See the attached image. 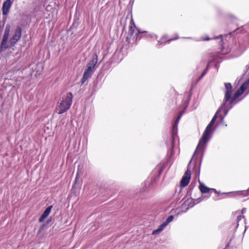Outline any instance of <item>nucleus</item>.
I'll return each mask as SVG.
<instances>
[{
	"mask_svg": "<svg viewBox=\"0 0 249 249\" xmlns=\"http://www.w3.org/2000/svg\"><path fill=\"white\" fill-rule=\"evenodd\" d=\"M53 208V206L51 205L48 207L44 211L43 213L41 214L40 217L39 218V221L40 222H42L44 221V219L49 215L51 210Z\"/></svg>",
	"mask_w": 249,
	"mask_h": 249,
	"instance_id": "nucleus-14",
	"label": "nucleus"
},
{
	"mask_svg": "<svg viewBox=\"0 0 249 249\" xmlns=\"http://www.w3.org/2000/svg\"><path fill=\"white\" fill-rule=\"evenodd\" d=\"M242 218V216H241V215L238 216V217L237 218V222H239V221L240 220H241V219Z\"/></svg>",
	"mask_w": 249,
	"mask_h": 249,
	"instance_id": "nucleus-34",
	"label": "nucleus"
},
{
	"mask_svg": "<svg viewBox=\"0 0 249 249\" xmlns=\"http://www.w3.org/2000/svg\"><path fill=\"white\" fill-rule=\"evenodd\" d=\"M249 88V79L246 80L240 87V89H238L234 94L233 96H231V99L228 101L230 104H235L234 102L240 96H241L243 93Z\"/></svg>",
	"mask_w": 249,
	"mask_h": 249,
	"instance_id": "nucleus-4",
	"label": "nucleus"
},
{
	"mask_svg": "<svg viewBox=\"0 0 249 249\" xmlns=\"http://www.w3.org/2000/svg\"><path fill=\"white\" fill-rule=\"evenodd\" d=\"M194 201H195L196 204H197L200 203V202H201L202 201V198H201V197L200 196L198 198L194 199Z\"/></svg>",
	"mask_w": 249,
	"mask_h": 249,
	"instance_id": "nucleus-32",
	"label": "nucleus"
},
{
	"mask_svg": "<svg viewBox=\"0 0 249 249\" xmlns=\"http://www.w3.org/2000/svg\"><path fill=\"white\" fill-rule=\"evenodd\" d=\"M209 63H208L206 70L201 73L200 76L199 78V80L202 78L207 73V70L209 68Z\"/></svg>",
	"mask_w": 249,
	"mask_h": 249,
	"instance_id": "nucleus-25",
	"label": "nucleus"
},
{
	"mask_svg": "<svg viewBox=\"0 0 249 249\" xmlns=\"http://www.w3.org/2000/svg\"><path fill=\"white\" fill-rule=\"evenodd\" d=\"M179 189V190L178 191V189L177 188L176 190V191L174 193V197H175V199H177L179 198V196L180 195V193L181 192V189H180V188L179 187L178 188Z\"/></svg>",
	"mask_w": 249,
	"mask_h": 249,
	"instance_id": "nucleus-23",
	"label": "nucleus"
},
{
	"mask_svg": "<svg viewBox=\"0 0 249 249\" xmlns=\"http://www.w3.org/2000/svg\"><path fill=\"white\" fill-rule=\"evenodd\" d=\"M155 181V179L153 178H151L150 181L149 180V179L145 181L144 182V185L146 186L148 185V187H150V185L151 183H153Z\"/></svg>",
	"mask_w": 249,
	"mask_h": 249,
	"instance_id": "nucleus-22",
	"label": "nucleus"
},
{
	"mask_svg": "<svg viewBox=\"0 0 249 249\" xmlns=\"http://www.w3.org/2000/svg\"><path fill=\"white\" fill-rule=\"evenodd\" d=\"M72 98L73 95L71 92L68 93L62 98V101L56 108L59 114L65 112L70 108L72 103Z\"/></svg>",
	"mask_w": 249,
	"mask_h": 249,
	"instance_id": "nucleus-3",
	"label": "nucleus"
},
{
	"mask_svg": "<svg viewBox=\"0 0 249 249\" xmlns=\"http://www.w3.org/2000/svg\"><path fill=\"white\" fill-rule=\"evenodd\" d=\"M209 63H208L206 70L201 73L200 76L199 78V80L202 78L207 73V70L209 68Z\"/></svg>",
	"mask_w": 249,
	"mask_h": 249,
	"instance_id": "nucleus-27",
	"label": "nucleus"
},
{
	"mask_svg": "<svg viewBox=\"0 0 249 249\" xmlns=\"http://www.w3.org/2000/svg\"><path fill=\"white\" fill-rule=\"evenodd\" d=\"M21 35V29L19 27H17L15 30V34L10 39L11 46H14L15 44L20 39Z\"/></svg>",
	"mask_w": 249,
	"mask_h": 249,
	"instance_id": "nucleus-9",
	"label": "nucleus"
},
{
	"mask_svg": "<svg viewBox=\"0 0 249 249\" xmlns=\"http://www.w3.org/2000/svg\"><path fill=\"white\" fill-rule=\"evenodd\" d=\"M93 71L92 70L87 68L85 69L83 77L81 79V83L82 84H84L85 82L88 79V78L90 76L91 73Z\"/></svg>",
	"mask_w": 249,
	"mask_h": 249,
	"instance_id": "nucleus-12",
	"label": "nucleus"
},
{
	"mask_svg": "<svg viewBox=\"0 0 249 249\" xmlns=\"http://www.w3.org/2000/svg\"><path fill=\"white\" fill-rule=\"evenodd\" d=\"M173 39H174L172 38L168 39L167 36H163L161 37L160 40L158 41L157 47V48H160L164 45L166 42H170L171 41L173 40Z\"/></svg>",
	"mask_w": 249,
	"mask_h": 249,
	"instance_id": "nucleus-13",
	"label": "nucleus"
},
{
	"mask_svg": "<svg viewBox=\"0 0 249 249\" xmlns=\"http://www.w3.org/2000/svg\"><path fill=\"white\" fill-rule=\"evenodd\" d=\"M209 63H208L206 70L201 73L200 76L199 78V80L202 78L207 73V70L209 68Z\"/></svg>",
	"mask_w": 249,
	"mask_h": 249,
	"instance_id": "nucleus-29",
	"label": "nucleus"
},
{
	"mask_svg": "<svg viewBox=\"0 0 249 249\" xmlns=\"http://www.w3.org/2000/svg\"><path fill=\"white\" fill-rule=\"evenodd\" d=\"M9 31H10L9 26L8 27L7 26L6 27L5 30V32H4V34L3 37H5L8 38L9 37Z\"/></svg>",
	"mask_w": 249,
	"mask_h": 249,
	"instance_id": "nucleus-24",
	"label": "nucleus"
},
{
	"mask_svg": "<svg viewBox=\"0 0 249 249\" xmlns=\"http://www.w3.org/2000/svg\"><path fill=\"white\" fill-rule=\"evenodd\" d=\"M98 56L96 53H94L92 57V59L87 64V68L93 71L94 68L97 63Z\"/></svg>",
	"mask_w": 249,
	"mask_h": 249,
	"instance_id": "nucleus-11",
	"label": "nucleus"
},
{
	"mask_svg": "<svg viewBox=\"0 0 249 249\" xmlns=\"http://www.w3.org/2000/svg\"><path fill=\"white\" fill-rule=\"evenodd\" d=\"M209 63H208L206 70L201 73L200 76L199 78V80L202 78L207 73V70L209 68Z\"/></svg>",
	"mask_w": 249,
	"mask_h": 249,
	"instance_id": "nucleus-28",
	"label": "nucleus"
},
{
	"mask_svg": "<svg viewBox=\"0 0 249 249\" xmlns=\"http://www.w3.org/2000/svg\"><path fill=\"white\" fill-rule=\"evenodd\" d=\"M209 63H208L206 70L201 73L200 76L199 78V80L202 78L207 73V70L209 68Z\"/></svg>",
	"mask_w": 249,
	"mask_h": 249,
	"instance_id": "nucleus-26",
	"label": "nucleus"
},
{
	"mask_svg": "<svg viewBox=\"0 0 249 249\" xmlns=\"http://www.w3.org/2000/svg\"><path fill=\"white\" fill-rule=\"evenodd\" d=\"M138 32L136 33L134 37H136L135 40H140L143 36H147L150 37H155L157 39L158 36L155 34H148L147 31H141L140 29L137 30Z\"/></svg>",
	"mask_w": 249,
	"mask_h": 249,
	"instance_id": "nucleus-8",
	"label": "nucleus"
},
{
	"mask_svg": "<svg viewBox=\"0 0 249 249\" xmlns=\"http://www.w3.org/2000/svg\"><path fill=\"white\" fill-rule=\"evenodd\" d=\"M232 107V106L231 104H230L229 103H226V104L224 106V103L221 106V107L218 109L220 110V112L223 110L225 112V115L223 116L224 117L227 115L229 110Z\"/></svg>",
	"mask_w": 249,
	"mask_h": 249,
	"instance_id": "nucleus-15",
	"label": "nucleus"
},
{
	"mask_svg": "<svg viewBox=\"0 0 249 249\" xmlns=\"http://www.w3.org/2000/svg\"><path fill=\"white\" fill-rule=\"evenodd\" d=\"M78 174H79V169H78V172H77V176H76V179H77V176H78Z\"/></svg>",
	"mask_w": 249,
	"mask_h": 249,
	"instance_id": "nucleus-38",
	"label": "nucleus"
},
{
	"mask_svg": "<svg viewBox=\"0 0 249 249\" xmlns=\"http://www.w3.org/2000/svg\"><path fill=\"white\" fill-rule=\"evenodd\" d=\"M184 113V111H181L179 112L176 120L174 122V123L173 124L172 126V148L171 152L172 154L173 151V148H174V141L175 139V137L177 136L178 133V126L179 123V121L181 118V116L182 114Z\"/></svg>",
	"mask_w": 249,
	"mask_h": 249,
	"instance_id": "nucleus-5",
	"label": "nucleus"
},
{
	"mask_svg": "<svg viewBox=\"0 0 249 249\" xmlns=\"http://www.w3.org/2000/svg\"><path fill=\"white\" fill-rule=\"evenodd\" d=\"M210 39H211V38L210 37H209L208 36L202 39V40L204 41H208V40H210Z\"/></svg>",
	"mask_w": 249,
	"mask_h": 249,
	"instance_id": "nucleus-35",
	"label": "nucleus"
},
{
	"mask_svg": "<svg viewBox=\"0 0 249 249\" xmlns=\"http://www.w3.org/2000/svg\"><path fill=\"white\" fill-rule=\"evenodd\" d=\"M185 206H186L188 207V209L189 208H192L194 206H195L196 204L195 201H194V199L192 198H188L187 199L184 203Z\"/></svg>",
	"mask_w": 249,
	"mask_h": 249,
	"instance_id": "nucleus-16",
	"label": "nucleus"
},
{
	"mask_svg": "<svg viewBox=\"0 0 249 249\" xmlns=\"http://www.w3.org/2000/svg\"><path fill=\"white\" fill-rule=\"evenodd\" d=\"M213 126V124L210 123L207 126L195 151V155H196V154H198L200 152H203L207 143L210 140L212 136Z\"/></svg>",
	"mask_w": 249,
	"mask_h": 249,
	"instance_id": "nucleus-2",
	"label": "nucleus"
},
{
	"mask_svg": "<svg viewBox=\"0 0 249 249\" xmlns=\"http://www.w3.org/2000/svg\"><path fill=\"white\" fill-rule=\"evenodd\" d=\"M225 37H226V36H229V35H225Z\"/></svg>",
	"mask_w": 249,
	"mask_h": 249,
	"instance_id": "nucleus-39",
	"label": "nucleus"
},
{
	"mask_svg": "<svg viewBox=\"0 0 249 249\" xmlns=\"http://www.w3.org/2000/svg\"><path fill=\"white\" fill-rule=\"evenodd\" d=\"M224 85L226 89L224 98L223 100L224 105L225 106L226 103H228V101L231 99V96L232 95V86L230 83H225Z\"/></svg>",
	"mask_w": 249,
	"mask_h": 249,
	"instance_id": "nucleus-6",
	"label": "nucleus"
},
{
	"mask_svg": "<svg viewBox=\"0 0 249 249\" xmlns=\"http://www.w3.org/2000/svg\"><path fill=\"white\" fill-rule=\"evenodd\" d=\"M173 215L169 216L166 219L165 221L163 222L157 230L153 231L152 234H156L162 231L163 229L168 225V224L173 221Z\"/></svg>",
	"mask_w": 249,
	"mask_h": 249,
	"instance_id": "nucleus-7",
	"label": "nucleus"
},
{
	"mask_svg": "<svg viewBox=\"0 0 249 249\" xmlns=\"http://www.w3.org/2000/svg\"><path fill=\"white\" fill-rule=\"evenodd\" d=\"M8 39V38L3 37V39L1 44V48H4L5 49L8 48L9 47L7 45V42Z\"/></svg>",
	"mask_w": 249,
	"mask_h": 249,
	"instance_id": "nucleus-19",
	"label": "nucleus"
},
{
	"mask_svg": "<svg viewBox=\"0 0 249 249\" xmlns=\"http://www.w3.org/2000/svg\"><path fill=\"white\" fill-rule=\"evenodd\" d=\"M237 193L240 195L247 196L249 195V188L247 190L240 191L237 192Z\"/></svg>",
	"mask_w": 249,
	"mask_h": 249,
	"instance_id": "nucleus-21",
	"label": "nucleus"
},
{
	"mask_svg": "<svg viewBox=\"0 0 249 249\" xmlns=\"http://www.w3.org/2000/svg\"><path fill=\"white\" fill-rule=\"evenodd\" d=\"M215 39H220V43H221L220 44L223 46V36L220 35V36H217L216 37H215L214 38Z\"/></svg>",
	"mask_w": 249,
	"mask_h": 249,
	"instance_id": "nucleus-30",
	"label": "nucleus"
},
{
	"mask_svg": "<svg viewBox=\"0 0 249 249\" xmlns=\"http://www.w3.org/2000/svg\"><path fill=\"white\" fill-rule=\"evenodd\" d=\"M211 190H213L216 194H218L219 193L215 190V189H211Z\"/></svg>",
	"mask_w": 249,
	"mask_h": 249,
	"instance_id": "nucleus-37",
	"label": "nucleus"
},
{
	"mask_svg": "<svg viewBox=\"0 0 249 249\" xmlns=\"http://www.w3.org/2000/svg\"><path fill=\"white\" fill-rule=\"evenodd\" d=\"M223 54H226L229 53V51H224V47H223V49L221 50Z\"/></svg>",
	"mask_w": 249,
	"mask_h": 249,
	"instance_id": "nucleus-33",
	"label": "nucleus"
},
{
	"mask_svg": "<svg viewBox=\"0 0 249 249\" xmlns=\"http://www.w3.org/2000/svg\"><path fill=\"white\" fill-rule=\"evenodd\" d=\"M173 39H174L173 40H175V39H178V37H176V38H173Z\"/></svg>",
	"mask_w": 249,
	"mask_h": 249,
	"instance_id": "nucleus-41",
	"label": "nucleus"
},
{
	"mask_svg": "<svg viewBox=\"0 0 249 249\" xmlns=\"http://www.w3.org/2000/svg\"><path fill=\"white\" fill-rule=\"evenodd\" d=\"M249 94V90L248 91V92H247V93L246 94V95H247V94Z\"/></svg>",
	"mask_w": 249,
	"mask_h": 249,
	"instance_id": "nucleus-40",
	"label": "nucleus"
},
{
	"mask_svg": "<svg viewBox=\"0 0 249 249\" xmlns=\"http://www.w3.org/2000/svg\"><path fill=\"white\" fill-rule=\"evenodd\" d=\"M12 5V2L10 0H6L2 5V14L7 15Z\"/></svg>",
	"mask_w": 249,
	"mask_h": 249,
	"instance_id": "nucleus-10",
	"label": "nucleus"
},
{
	"mask_svg": "<svg viewBox=\"0 0 249 249\" xmlns=\"http://www.w3.org/2000/svg\"><path fill=\"white\" fill-rule=\"evenodd\" d=\"M199 188L202 193H208L211 190V188L207 187L200 182H199Z\"/></svg>",
	"mask_w": 249,
	"mask_h": 249,
	"instance_id": "nucleus-17",
	"label": "nucleus"
},
{
	"mask_svg": "<svg viewBox=\"0 0 249 249\" xmlns=\"http://www.w3.org/2000/svg\"><path fill=\"white\" fill-rule=\"evenodd\" d=\"M220 109H218L217 110V111L216 112L215 115H214V116L213 117L212 120L211 121V122H210V123H211L212 124H213V125L216 118L218 117H220L221 120H223L224 119V117H222L221 115H220Z\"/></svg>",
	"mask_w": 249,
	"mask_h": 249,
	"instance_id": "nucleus-18",
	"label": "nucleus"
},
{
	"mask_svg": "<svg viewBox=\"0 0 249 249\" xmlns=\"http://www.w3.org/2000/svg\"><path fill=\"white\" fill-rule=\"evenodd\" d=\"M246 209L244 208L242 209L241 213L242 214H243L244 213H245L246 212Z\"/></svg>",
	"mask_w": 249,
	"mask_h": 249,
	"instance_id": "nucleus-36",
	"label": "nucleus"
},
{
	"mask_svg": "<svg viewBox=\"0 0 249 249\" xmlns=\"http://www.w3.org/2000/svg\"><path fill=\"white\" fill-rule=\"evenodd\" d=\"M135 28H136V27H135V25H134L133 26H130L129 29L128 31V35L129 36H132L133 35Z\"/></svg>",
	"mask_w": 249,
	"mask_h": 249,
	"instance_id": "nucleus-20",
	"label": "nucleus"
},
{
	"mask_svg": "<svg viewBox=\"0 0 249 249\" xmlns=\"http://www.w3.org/2000/svg\"><path fill=\"white\" fill-rule=\"evenodd\" d=\"M197 155V154L196 155H195V153L194 154L192 159L188 164V169L181 179L180 186L182 187L186 186L190 182L191 178L190 169L192 166H193V169L196 171V174L198 176L199 175L201 161H199L196 159Z\"/></svg>",
	"mask_w": 249,
	"mask_h": 249,
	"instance_id": "nucleus-1",
	"label": "nucleus"
},
{
	"mask_svg": "<svg viewBox=\"0 0 249 249\" xmlns=\"http://www.w3.org/2000/svg\"><path fill=\"white\" fill-rule=\"evenodd\" d=\"M202 200H207L210 197V195H201L200 196Z\"/></svg>",
	"mask_w": 249,
	"mask_h": 249,
	"instance_id": "nucleus-31",
	"label": "nucleus"
}]
</instances>
